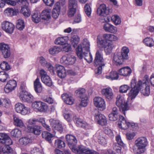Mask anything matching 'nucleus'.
Here are the masks:
<instances>
[{
	"label": "nucleus",
	"mask_w": 154,
	"mask_h": 154,
	"mask_svg": "<svg viewBox=\"0 0 154 154\" xmlns=\"http://www.w3.org/2000/svg\"><path fill=\"white\" fill-rule=\"evenodd\" d=\"M148 144L147 139L144 137L137 138L135 141L134 145L133 147L134 152L137 154L144 153L146 150V147Z\"/></svg>",
	"instance_id": "2"
},
{
	"label": "nucleus",
	"mask_w": 154,
	"mask_h": 154,
	"mask_svg": "<svg viewBox=\"0 0 154 154\" xmlns=\"http://www.w3.org/2000/svg\"><path fill=\"white\" fill-rule=\"evenodd\" d=\"M9 78V75L7 72L4 71L0 72V81H1L4 82Z\"/></svg>",
	"instance_id": "46"
},
{
	"label": "nucleus",
	"mask_w": 154,
	"mask_h": 154,
	"mask_svg": "<svg viewBox=\"0 0 154 154\" xmlns=\"http://www.w3.org/2000/svg\"><path fill=\"white\" fill-rule=\"evenodd\" d=\"M90 43L87 39H84L75 49L77 55L80 59L83 58L88 63L92 62L93 58L90 52Z\"/></svg>",
	"instance_id": "1"
},
{
	"label": "nucleus",
	"mask_w": 154,
	"mask_h": 154,
	"mask_svg": "<svg viewBox=\"0 0 154 154\" xmlns=\"http://www.w3.org/2000/svg\"><path fill=\"white\" fill-rule=\"evenodd\" d=\"M111 20L116 25L119 24L121 23L120 18L116 15H114L112 16Z\"/></svg>",
	"instance_id": "51"
},
{
	"label": "nucleus",
	"mask_w": 154,
	"mask_h": 154,
	"mask_svg": "<svg viewBox=\"0 0 154 154\" xmlns=\"http://www.w3.org/2000/svg\"><path fill=\"white\" fill-rule=\"evenodd\" d=\"M32 108L35 111L45 112L48 109L47 104L42 101H35L32 104Z\"/></svg>",
	"instance_id": "7"
},
{
	"label": "nucleus",
	"mask_w": 154,
	"mask_h": 154,
	"mask_svg": "<svg viewBox=\"0 0 154 154\" xmlns=\"http://www.w3.org/2000/svg\"><path fill=\"white\" fill-rule=\"evenodd\" d=\"M81 102L79 105L83 107L86 106L88 103V98L87 96H85L84 97L80 98Z\"/></svg>",
	"instance_id": "55"
},
{
	"label": "nucleus",
	"mask_w": 154,
	"mask_h": 154,
	"mask_svg": "<svg viewBox=\"0 0 154 154\" xmlns=\"http://www.w3.org/2000/svg\"><path fill=\"white\" fill-rule=\"evenodd\" d=\"M129 88V87L127 85H123L120 87L119 91L122 93H125L127 92Z\"/></svg>",
	"instance_id": "59"
},
{
	"label": "nucleus",
	"mask_w": 154,
	"mask_h": 154,
	"mask_svg": "<svg viewBox=\"0 0 154 154\" xmlns=\"http://www.w3.org/2000/svg\"><path fill=\"white\" fill-rule=\"evenodd\" d=\"M85 92V90L84 88L79 89L75 91V93L80 98L84 97L85 96H87Z\"/></svg>",
	"instance_id": "52"
},
{
	"label": "nucleus",
	"mask_w": 154,
	"mask_h": 154,
	"mask_svg": "<svg viewBox=\"0 0 154 154\" xmlns=\"http://www.w3.org/2000/svg\"><path fill=\"white\" fill-rule=\"evenodd\" d=\"M50 124L53 128L61 133L63 131V128L62 125L58 121L51 119L49 120Z\"/></svg>",
	"instance_id": "20"
},
{
	"label": "nucleus",
	"mask_w": 154,
	"mask_h": 154,
	"mask_svg": "<svg viewBox=\"0 0 154 154\" xmlns=\"http://www.w3.org/2000/svg\"><path fill=\"white\" fill-rule=\"evenodd\" d=\"M68 39V37L67 36L59 37L55 40V43L57 45H60L62 46L67 43Z\"/></svg>",
	"instance_id": "35"
},
{
	"label": "nucleus",
	"mask_w": 154,
	"mask_h": 154,
	"mask_svg": "<svg viewBox=\"0 0 154 154\" xmlns=\"http://www.w3.org/2000/svg\"><path fill=\"white\" fill-rule=\"evenodd\" d=\"M5 12L7 15L10 16H12L15 15V12L13 9L11 8H8L5 11Z\"/></svg>",
	"instance_id": "62"
},
{
	"label": "nucleus",
	"mask_w": 154,
	"mask_h": 154,
	"mask_svg": "<svg viewBox=\"0 0 154 154\" xmlns=\"http://www.w3.org/2000/svg\"><path fill=\"white\" fill-rule=\"evenodd\" d=\"M38 59L40 63L43 66L45 67L47 66V64L49 63L47 62L45 59L43 57H38Z\"/></svg>",
	"instance_id": "60"
},
{
	"label": "nucleus",
	"mask_w": 154,
	"mask_h": 154,
	"mask_svg": "<svg viewBox=\"0 0 154 154\" xmlns=\"http://www.w3.org/2000/svg\"><path fill=\"white\" fill-rule=\"evenodd\" d=\"M129 49L126 46H124L122 48L120 54L125 60H128L129 58L128 53Z\"/></svg>",
	"instance_id": "34"
},
{
	"label": "nucleus",
	"mask_w": 154,
	"mask_h": 154,
	"mask_svg": "<svg viewBox=\"0 0 154 154\" xmlns=\"http://www.w3.org/2000/svg\"><path fill=\"white\" fill-rule=\"evenodd\" d=\"M61 50L60 47L55 46L50 48L49 49V52L50 54L54 55L61 51Z\"/></svg>",
	"instance_id": "38"
},
{
	"label": "nucleus",
	"mask_w": 154,
	"mask_h": 154,
	"mask_svg": "<svg viewBox=\"0 0 154 154\" xmlns=\"http://www.w3.org/2000/svg\"><path fill=\"white\" fill-rule=\"evenodd\" d=\"M61 97L64 102L66 104L69 105L73 104L74 99L71 96L67 94H63L62 95Z\"/></svg>",
	"instance_id": "25"
},
{
	"label": "nucleus",
	"mask_w": 154,
	"mask_h": 154,
	"mask_svg": "<svg viewBox=\"0 0 154 154\" xmlns=\"http://www.w3.org/2000/svg\"><path fill=\"white\" fill-rule=\"evenodd\" d=\"M145 44L147 46L152 47L154 45V41L152 38H146L143 40Z\"/></svg>",
	"instance_id": "42"
},
{
	"label": "nucleus",
	"mask_w": 154,
	"mask_h": 154,
	"mask_svg": "<svg viewBox=\"0 0 154 154\" xmlns=\"http://www.w3.org/2000/svg\"><path fill=\"white\" fill-rule=\"evenodd\" d=\"M145 78L146 79V80H143L142 81V83L144 82L145 84V85L143 86L141 89H140L141 91V94L145 96H149L150 93L149 86L148 84V81L147 79L148 78V76L146 75Z\"/></svg>",
	"instance_id": "19"
},
{
	"label": "nucleus",
	"mask_w": 154,
	"mask_h": 154,
	"mask_svg": "<svg viewBox=\"0 0 154 154\" xmlns=\"http://www.w3.org/2000/svg\"><path fill=\"white\" fill-rule=\"evenodd\" d=\"M125 60L120 53L115 54L113 58V61L116 65L121 64Z\"/></svg>",
	"instance_id": "32"
},
{
	"label": "nucleus",
	"mask_w": 154,
	"mask_h": 154,
	"mask_svg": "<svg viewBox=\"0 0 154 154\" xmlns=\"http://www.w3.org/2000/svg\"><path fill=\"white\" fill-rule=\"evenodd\" d=\"M55 146L58 147L59 148L64 147L65 146V144L64 142L58 139L55 140Z\"/></svg>",
	"instance_id": "54"
},
{
	"label": "nucleus",
	"mask_w": 154,
	"mask_h": 154,
	"mask_svg": "<svg viewBox=\"0 0 154 154\" xmlns=\"http://www.w3.org/2000/svg\"><path fill=\"white\" fill-rule=\"evenodd\" d=\"M0 145V154H10L12 153V149L8 146H4L2 147Z\"/></svg>",
	"instance_id": "33"
},
{
	"label": "nucleus",
	"mask_w": 154,
	"mask_h": 154,
	"mask_svg": "<svg viewBox=\"0 0 154 154\" xmlns=\"http://www.w3.org/2000/svg\"><path fill=\"white\" fill-rule=\"evenodd\" d=\"M94 117L95 121L97 122L98 124L102 125L106 124V119L104 115L98 112L95 114Z\"/></svg>",
	"instance_id": "17"
},
{
	"label": "nucleus",
	"mask_w": 154,
	"mask_h": 154,
	"mask_svg": "<svg viewBox=\"0 0 154 154\" xmlns=\"http://www.w3.org/2000/svg\"><path fill=\"white\" fill-rule=\"evenodd\" d=\"M85 10L87 15L89 16L91 15V9L90 5L88 4H86L85 6Z\"/></svg>",
	"instance_id": "61"
},
{
	"label": "nucleus",
	"mask_w": 154,
	"mask_h": 154,
	"mask_svg": "<svg viewBox=\"0 0 154 154\" xmlns=\"http://www.w3.org/2000/svg\"><path fill=\"white\" fill-rule=\"evenodd\" d=\"M55 68L58 76L61 78H64L66 75V72L65 68L63 66L59 65H56Z\"/></svg>",
	"instance_id": "21"
},
{
	"label": "nucleus",
	"mask_w": 154,
	"mask_h": 154,
	"mask_svg": "<svg viewBox=\"0 0 154 154\" xmlns=\"http://www.w3.org/2000/svg\"><path fill=\"white\" fill-rule=\"evenodd\" d=\"M106 78L112 80H116L119 78V76L116 72L112 71L110 72L109 75H106Z\"/></svg>",
	"instance_id": "39"
},
{
	"label": "nucleus",
	"mask_w": 154,
	"mask_h": 154,
	"mask_svg": "<svg viewBox=\"0 0 154 154\" xmlns=\"http://www.w3.org/2000/svg\"><path fill=\"white\" fill-rule=\"evenodd\" d=\"M72 150L73 152L79 154H99L94 150L90 149L82 145H79L78 147L76 146Z\"/></svg>",
	"instance_id": "6"
},
{
	"label": "nucleus",
	"mask_w": 154,
	"mask_h": 154,
	"mask_svg": "<svg viewBox=\"0 0 154 154\" xmlns=\"http://www.w3.org/2000/svg\"><path fill=\"white\" fill-rule=\"evenodd\" d=\"M131 72V69L128 67H123L119 70V73L121 75L127 76Z\"/></svg>",
	"instance_id": "31"
},
{
	"label": "nucleus",
	"mask_w": 154,
	"mask_h": 154,
	"mask_svg": "<svg viewBox=\"0 0 154 154\" xmlns=\"http://www.w3.org/2000/svg\"><path fill=\"white\" fill-rule=\"evenodd\" d=\"M95 65L96 66H99L95 70L96 74L99 75L101 73L102 67L105 65L104 60L103 58L102 50L100 49L97 50L96 53V56L94 60Z\"/></svg>",
	"instance_id": "4"
},
{
	"label": "nucleus",
	"mask_w": 154,
	"mask_h": 154,
	"mask_svg": "<svg viewBox=\"0 0 154 154\" xmlns=\"http://www.w3.org/2000/svg\"><path fill=\"white\" fill-rule=\"evenodd\" d=\"M109 9H107L105 5L102 4L97 8V13L98 14L101 16H105L109 14Z\"/></svg>",
	"instance_id": "22"
},
{
	"label": "nucleus",
	"mask_w": 154,
	"mask_h": 154,
	"mask_svg": "<svg viewBox=\"0 0 154 154\" xmlns=\"http://www.w3.org/2000/svg\"><path fill=\"white\" fill-rule=\"evenodd\" d=\"M20 3L25 4V5L21 7L20 12L25 18H27L30 16L31 12L28 7L29 3L27 0H18Z\"/></svg>",
	"instance_id": "11"
},
{
	"label": "nucleus",
	"mask_w": 154,
	"mask_h": 154,
	"mask_svg": "<svg viewBox=\"0 0 154 154\" xmlns=\"http://www.w3.org/2000/svg\"><path fill=\"white\" fill-rule=\"evenodd\" d=\"M65 119L68 122H71L74 118V114L71 111L66 112L64 114Z\"/></svg>",
	"instance_id": "40"
},
{
	"label": "nucleus",
	"mask_w": 154,
	"mask_h": 154,
	"mask_svg": "<svg viewBox=\"0 0 154 154\" xmlns=\"http://www.w3.org/2000/svg\"><path fill=\"white\" fill-rule=\"evenodd\" d=\"M76 60V57L75 56L68 55L63 56L60 59V62L63 64L69 65L74 64Z\"/></svg>",
	"instance_id": "10"
},
{
	"label": "nucleus",
	"mask_w": 154,
	"mask_h": 154,
	"mask_svg": "<svg viewBox=\"0 0 154 154\" xmlns=\"http://www.w3.org/2000/svg\"><path fill=\"white\" fill-rule=\"evenodd\" d=\"M60 3H56L52 11V16L54 18H58L60 14Z\"/></svg>",
	"instance_id": "28"
},
{
	"label": "nucleus",
	"mask_w": 154,
	"mask_h": 154,
	"mask_svg": "<svg viewBox=\"0 0 154 154\" xmlns=\"http://www.w3.org/2000/svg\"><path fill=\"white\" fill-rule=\"evenodd\" d=\"M76 7H77L69 5L68 15L69 17H72L74 15L76 12Z\"/></svg>",
	"instance_id": "47"
},
{
	"label": "nucleus",
	"mask_w": 154,
	"mask_h": 154,
	"mask_svg": "<svg viewBox=\"0 0 154 154\" xmlns=\"http://www.w3.org/2000/svg\"><path fill=\"white\" fill-rule=\"evenodd\" d=\"M41 17L40 14L38 12L35 11L32 15V20L35 23H38L41 20Z\"/></svg>",
	"instance_id": "37"
},
{
	"label": "nucleus",
	"mask_w": 154,
	"mask_h": 154,
	"mask_svg": "<svg viewBox=\"0 0 154 154\" xmlns=\"http://www.w3.org/2000/svg\"><path fill=\"white\" fill-rule=\"evenodd\" d=\"M145 85L144 82L142 83L141 80L137 83L136 79H132L131 82V89L128 94V97L131 100L135 98L138 94L140 89H141L142 87Z\"/></svg>",
	"instance_id": "3"
},
{
	"label": "nucleus",
	"mask_w": 154,
	"mask_h": 154,
	"mask_svg": "<svg viewBox=\"0 0 154 154\" xmlns=\"http://www.w3.org/2000/svg\"><path fill=\"white\" fill-rule=\"evenodd\" d=\"M37 122L36 119H30L28 121L26 128H28V126L32 127V126L35 124Z\"/></svg>",
	"instance_id": "63"
},
{
	"label": "nucleus",
	"mask_w": 154,
	"mask_h": 154,
	"mask_svg": "<svg viewBox=\"0 0 154 154\" xmlns=\"http://www.w3.org/2000/svg\"><path fill=\"white\" fill-rule=\"evenodd\" d=\"M43 78L41 79V80L43 83L49 86H50L52 85V81L48 75Z\"/></svg>",
	"instance_id": "43"
},
{
	"label": "nucleus",
	"mask_w": 154,
	"mask_h": 154,
	"mask_svg": "<svg viewBox=\"0 0 154 154\" xmlns=\"http://www.w3.org/2000/svg\"><path fill=\"white\" fill-rule=\"evenodd\" d=\"M102 95L109 100H112L114 97V94L112 89L110 87L103 89L101 91Z\"/></svg>",
	"instance_id": "18"
},
{
	"label": "nucleus",
	"mask_w": 154,
	"mask_h": 154,
	"mask_svg": "<svg viewBox=\"0 0 154 154\" xmlns=\"http://www.w3.org/2000/svg\"><path fill=\"white\" fill-rule=\"evenodd\" d=\"M61 51L64 52H69L71 51L72 48L70 44L66 43L62 46H60Z\"/></svg>",
	"instance_id": "45"
},
{
	"label": "nucleus",
	"mask_w": 154,
	"mask_h": 154,
	"mask_svg": "<svg viewBox=\"0 0 154 154\" xmlns=\"http://www.w3.org/2000/svg\"><path fill=\"white\" fill-rule=\"evenodd\" d=\"M95 106L101 110H103L106 108V105L104 100L100 97H96L94 99Z\"/></svg>",
	"instance_id": "13"
},
{
	"label": "nucleus",
	"mask_w": 154,
	"mask_h": 154,
	"mask_svg": "<svg viewBox=\"0 0 154 154\" xmlns=\"http://www.w3.org/2000/svg\"><path fill=\"white\" fill-rule=\"evenodd\" d=\"M24 104L21 103H18L15 105V111L19 113H20L23 106Z\"/></svg>",
	"instance_id": "58"
},
{
	"label": "nucleus",
	"mask_w": 154,
	"mask_h": 154,
	"mask_svg": "<svg viewBox=\"0 0 154 154\" xmlns=\"http://www.w3.org/2000/svg\"><path fill=\"white\" fill-rule=\"evenodd\" d=\"M51 10L49 8L45 9L42 12L40 15L41 19L47 21L51 18Z\"/></svg>",
	"instance_id": "24"
},
{
	"label": "nucleus",
	"mask_w": 154,
	"mask_h": 154,
	"mask_svg": "<svg viewBox=\"0 0 154 154\" xmlns=\"http://www.w3.org/2000/svg\"><path fill=\"white\" fill-rule=\"evenodd\" d=\"M5 3L12 6H14L16 5L17 2H20L18 0H5Z\"/></svg>",
	"instance_id": "64"
},
{
	"label": "nucleus",
	"mask_w": 154,
	"mask_h": 154,
	"mask_svg": "<svg viewBox=\"0 0 154 154\" xmlns=\"http://www.w3.org/2000/svg\"><path fill=\"white\" fill-rule=\"evenodd\" d=\"M13 119L14 123L15 126L21 128H25V126L22 119L14 116Z\"/></svg>",
	"instance_id": "29"
},
{
	"label": "nucleus",
	"mask_w": 154,
	"mask_h": 154,
	"mask_svg": "<svg viewBox=\"0 0 154 154\" xmlns=\"http://www.w3.org/2000/svg\"><path fill=\"white\" fill-rule=\"evenodd\" d=\"M116 104L125 115V111L128 110V108L125 98L120 95H118L116 98Z\"/></svg>",
	"instance_id": "9"
},
{
	"label": "nucleus",
	"mask_w": 154,
	"mask_h": 154,
	"mask_svg": "<svg viewBox=\"0 0 154 154\" xmlns=\"http://www.w3.org/2000/svg\"><path fill=\"white\" fill-rule=\"evenodd\" d=\"M0 67L3 70L8 71L11 69L10 66L8 63L5 61H3L1 63Z\"/></svg>",
	"instance_id": "50"
},
{
	"label": "nucleus",
	"mask_w": 154,
	"mask_h": 154,
	"mask_svg": "<svg viewBox=\"0 0 154 154\" xmlns=\"http://www.w3.org/2000/svg\"><path fill=\"white\" fill-rule=\"evenodd\" d=\"M97 42L98 45H100L104 48L105 52L106 54H109L112 51L114 46L113 44L111 42H108L99 36L97 38Z\"/></svg>",
	"instance_id": "5"
},
{
	"label": "nucleus",
	"mask_w": 154,
	"mask_h": 154,
	"mask_svg": "<svg viewBox=\"0 0 154 154\" xmlns=\"http://www.w3.org/2000/svg\"><path fill=\"white\" fill-rule=\"evenodd\" d=\"M103 39L107 42L109 41L110 42H116L119 39L118 37L115 35L111 34H104L103 35Z\"/></svg>",
	"instance_id": "23"
},
{
	"label": "nucleus",
	"mask_w": 154,
	"mask_h": 154,
	"mask_svg": "<svg viewBox=\"0 0 154 154\" xmlns=\"http://www.w3.org/2000/svg\"><path fill=\"white\" fill-rule=\"evenodd\" d=\"M43 138H44L50 143H51V139L53 137L52 135L48 132L44 131L42 134Z\"/></svg>",
	"instance_id": "41"
},
{
	"label": "nucleus",
	"mask_w": 154,
	"mask_h": 154,
	"mask_svg": "<svg viewBox=\"0 0 154 154\" xmlns=\"http://www.w3.org/2000/svg\"><path fill=\"white\" fill-rule=\"evenodd\" d=\"M36 122H40L42 124L43 126L47 130L50 131L51 130V128L50 126L47 125L45 123V119L43 118H41L39 119H36Z\"/></svg>",
	"instance_id": "48"
},
{
	"label": "nucleus",
	"mask_w": 154,
	"mask_h": 154,
	"mask_svg": "<svg viewBox=\"0 0 154 154\" xmlns=\"http://www.w3.org/2000/svg\"><path fill=\"white\" fill-rule=\"evenodd\" d=\"M1 27L6 33L11 34L13 32L15 26L11 23L8 21H5L2 23Z\"/></svg>",
	"instance_id": "12"
},
{
	"label": "nucleus",
	"mask_w": 154,
	"mask_h": 154,
	"mask_svg": "<svg viewBox=\"0 0 154 154\" xmlns=\"http://www.w3.org/2000/svg\"><path fill=\"white\" fill-rule=\"evenodd\" d=\"M66 138L69 146L72 150L76 146L77 140L74 136L71 134L67 135Z\"/></svg>",
	"instance_id": "16"
},
{
	"label": "nucleus",
	"mask_w": 154,
	"mask_h": 154,
	"mask_svg": "<svg viewBox=\"0 0 154 154\" xmlns=\"http://www.w3.org/2000/svg\"><path fill=\"white\" fill-rule=\"evenodd\" d=\"M0 52L2 53L4 57H9L11 55L10 48L9 45L3 42L0 43Z\"/></svg>",
	"instance_id": "14"
},
{
	"label": "nucleus",
	"mask_w": 154,
	"mask_h": 154,
	"mask_svg": "<svg viewBox=\"0 0 154 154\" xmlns=\"http://www.w3.org/2000/svg\"><path fill=\"white\" fill-rule=\"evenodd\" d=\"M103 28L106 31L112 33H116L117 31L116 27L107 23L104 24Z\"/></svg>",
	"instance_id": "26"
},
{
	"label": "nucleus",
	"mask_w": 154,
	"mask_h": 154,
	"mask_svg": "<svg viewBox=\"0 0 154 154\" xmlns=\"http://www.w3.org/2000/svg\"><path fill=\"white\" fill-rule=\"evenodd\" d=\"M19 141L20 144L26 145L31 143V140L28 137H25L20 139Z\"/></svg>",
	"instance_id": "49"
},
{
	"label": "nucleus",
	"mask_w": 154,
	"mask_h": 154,
	"mask_svg": "<svg viewBox=\"0 0 154 154\" xmlns=\"http://www.w3.org/2000/svg\"><path fill=\"white\" fill-rule=\"evenodd\" d=\"M34 86L35 91L36 93H40L42 91V86L38 78H37L34 82Z\"/></svg>",
	"instance_id": "30"
},
{
	"label": "nucleus",
	"mask_w": 154,
	"mask_h": 154,
	"mask_svg": "<svg viewBox=\"0 0 154 154\" xmlns=\"http://www.w3.org/2000/svg\"><path fill=\"white\" fill-rule=\"evenodd\" d=\"M80 41L79 37L77 35L72 36L70 38V42L73 47L75 48Z\"/></svg>",
	"instance_id": "36"
},
{
	"label": "nucleus",
	"mask_w": 154,
	"mask_h": 154,
	"mask_svg": "<svg viewBox=\"0 0 154 154\" xmlns=\"http://www.w3.org/2000/svg\"><path fill=\"white\" fill-rule=\"evenodd\" d=\"M40 126L38 125H35L33 127L28 126V128H26L25 130L26 131L29 132H32L34 134L38 135L41 133Z\"/></svg>",
	"instance_id": "27"
},
{
	"label": "nucleus",
	"mask_w": 154,
	"mask_h": 154,
	"mask_svg": "<svg viewBox=\"0 0 154 154\" xmlns=\"http://www.w3.org/2000/svg\"><path fill=\"white\" fill-rule=\"evenodd\" d=\"M21 131L18 129L16 128L11 132V134L15 137H19L21 135Z\"/></svg>",
	"instance_id": "56"
},
{
	"label": "nucleus",
	"mask_w": 154,
	"mask_h": 154,
	"mask_svg": "<svg viewBox=\"0 0 154 154\" xmlns=\"http://www.w3.org/2000/svg\"><path fill=\"white\" fill-rule=\"evenodd\" d=\"M16 27L18 29L20 30H23L25 27V24L24 21L21 19L17 20Z\"/></svg>",
	"instance_id": "44"
},
{
	"label": "nucleus",
	"mask_w": 154,
	"mask_h": 154,
	"mask_svg": "<svg viewBox=\"0 0 154 154\" xmlns=\"http://www.w3.org/2000/svg\"><path fill=\"white\" fill-rule=\"evenodd\" d=\"M119 122L118 123L119 128L123 129H126L131 126L133 128L137 126V124L133 123H130L125 119L122 116H119Z\"/></svg>",
	"instance_id": "8"
},
{
	"label": "nucleus",
	"mask_w": 154,
	"mask_h": 154,
	"mask_svg": "<svg viewBox=\"0 0 154 154\" xmlns=\"http://www.w3.org/2000/svg\"><path fill=\"white\" fill-rule=\"evenodd\" d=\"M17 86V83L14 80L8 81L5 85L4 91L6 93H9L14 90Z\"/></svg>",
	"instance_id": "15"
},
{
	"label": "nucleus",
	"mask_w": 154,
	"mask_h": 154,
	"mask_svg": "<svg viewBox=\"0 0 154 154\" xmlns=\"http://www.w3.org/2000/svg\"><path fill=\"white\" fill-rule=\"evenodd\" d=\"M28 94L27 92H20L19 96L20 100L23 102H26Z\"/></svg>",
	"instance_id": "57"
},
{
	"label": "nucleus",
	"mask_w": 154,
	"mask_h": 154,
	"mask_svg": "<svg viewBox=\"0 0 154 154\" xmlns=\"http://www.w3.org/2000/svg\"><path fill=\"white\" fill-rule=\"evenodd\" d=\"M30 112V108L29 107L26 106L24 104L20 114L22 115H26L29 114Z\"/></svg>",
	"instance_id": "53"
}]
</instances>
